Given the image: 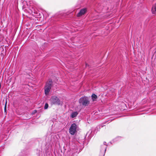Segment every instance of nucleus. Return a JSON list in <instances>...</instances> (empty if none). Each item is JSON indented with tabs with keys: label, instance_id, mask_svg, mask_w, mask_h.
<instances>
[{
	"label": "nucleus",
	"instance_id": "obj_5",
	"mask_svg": "<svg viewBox=\"0 0 156 156\" xmlns=\"http://www.w3.org/2000/svg\"><path fill=\"white\" fill-rule=\"evenodd\" d=\"M87 9L86 8H83L81 9L80 11L77 13V17H80L85 14L87 12Z\"/></svg>",
	"mask_w": 156,
	"mask_h": 156
},
{
	"label": "nucleus",
	"instance_id": "obj_9",
	"mask_svg": "<svg viewBox=\"0 0 156 156\" xmlns=\"http://www.w3.org/2000/svg\"><path fill=\"white\" fill-rule=\"evenodd\" d=\"M48 103H46L45 104L44 106V109H47L48 108Z\"/></svg>",
	"mask_w": 156,
	"mask_h": 156
},
{
	"label": "nucleus",
	"instance_id": "obj_11",
	"mask_svg": "<svg viewBox=\"0 0 156 156\" xmlns=\"http://www.w3.org/2000/svg\"><path fill=\"white\" fill-rule=\"evenodd\" d=\"M76 147V148H75V149H76V151H75V152H78V153H79V152H80V150H79V151H78V149H79L78 148H78L79 147Z\"/></svg>",
	"mask_w": 156,
	"mask_h": 156
},
{
	"label": "nucleus",
	"instance_id": "obj_4",
	"mask_svg": "<svg viewBox=\"0 0 156 156\" xmlns=\"http://www.w3.org/2000/svg\"><path fill=\"white\" fill-rule=\"evenodd\" d=\"M77 125L75 123L72 124L69 128V132L70 134L74 135L76 132Z\"/></svg>",
	"mask_w": 156,
	"mask_h": 156
},
{
	"label": "nucleus",
	"instance_id": "obj_13",
	"mask_svg": "<svg viewBox=\"0 0 156 156\" xmlns=\"http://www.w3.org/2000/svg\"><path fill=\"white\" fill-rule=\"evenodd\" d=\"M104 145H106L107 146V143L106 142H104L103 143Z\"/></svg>",
	"mask_w": 156,
	"mask_h": 156
},
{
	"label": "nucleus",
	"instance_id": "obj_12",
	"mask_svg": "<svg viewBox=\"0 0 156 156\" xmlns=\"http://www.w3.org/2000/svg\"><path fill=\"white\" fill-rule=\"evenodd\" d=\"M6 103H7V102H6L5 104V106L4 110H5H5H6Z\"/></svg>",
	"mask_w": 156,
	"mask_h": 156
},
{
	"label": "nucleus",
	"instance_id": "obj_1",
	"mask_svg": "<svg viewBox=\"0 0 156 156\" xmlns=\"http://www.w3.org/2000/svg\"><path fill=\"white\" fill-rule=\"evenodd\" d=\"M52 81L51 80H49L46 83L44 89L45 94L46 95L48 94L52 87Z\"/></svg>",
	"mask_w": 156,
	"mask_h": 156
},
{
	"label": "nucleus",
	"instance_id": "obj_6",
	"mask_svg": "<svg viewBox=\"0 0 156 156\" xmlns=\"http://www.w3.org/2000/svg\"><path fill=\"white\" fill-rule=\"evenodd\" d=\"M89 140L87 139H83V140H80L79 143L80 144V146H86L88 144Z\"/></svg>",
	"mask_w": 156,
	"mask_h": 156
},
{
	"label": "nucleus",
	"instance_id": "obj_8",
	"mask_svg": "<svg viewBox=\"0 0 156 156\" xmlns=\"http://www.w3.org/2000/svg\"><path fill=\"white\" fill-rule=\"evenodd\" d=\"M92 99L93 101H96L97 98V96L95 94H93L91 96Z\"/></svg>",
	"mask_w": 156,
	"mask_h": 156
},
{
	"label": "nucleus",
	"instance_id": "obj_16",
	"mask_svg": "<svg viewBox=\"0 0 156 156\" xmlns=\"http://www.w3.org/2000/svg\"><path fill=\"white\" fill-rule=\"evenodd\" d=\"M154 11H153V12H152V13H154Z\"/></svg>",
	"mask_w": 156,
	"mask_h": 156
},
{
	"label": "nucleus",
	"instance_id": "obj_17",
	"mask_svg": "<svg viewBox=\"0 0 156 156\" xmlns=\"http://www.w3.org/2000/svg\"><path fill=\"white\" fill-rule=\"evenodd\" d=\"M114 90L113 89V90H112V91L113 92V91H114Z\"/></svg>",
	"mask_w": 156,
	"mask_h": 156
},
{
	"label": "nucleus",
	"instance_id": "obj_14",
	"mask_svg": "<svg viewBox=\"0 0 156 156\" xmlns=\"http://www.w3.org/2000/svg\"><path fill=\"white\" fill-rule=\"evenodd\" d=\"M154 9H155V11L156 12V3L155 4V7Z\"/></svg>",
	"mask_w": 156,
	"mask_h": 156
},
{
	"label": "nucleus",
	"instance_id": "obj_10",
	"mask_svg": "<svg viewBox=\"0 0 156 156\" xmlns=\"http://www.w3.org/2000/svg\"><path fill=\"white\" fill-rule=\"evenodd\" d=\"M106 123L105 122V123H103L102 124H101V125H100V127L102 128V127H104V126H105L106 125H104V124H106Z\"/></svg>",
	"mask_w": 156,
	"mask_h": 156
},
{
	"label": "nucleus",
	"instance_id": "obj_18",
	"mask_svg": "<svg viewBox=\"0 0 156 156\" xmlns=\"http://www.w3.org/2000/svg\"><path fill=\"white\" fill-rule=\"evenodd\" d=\"M109 110H111V111L112 110H111V109H109Z\"/></svg>",
	"mask_w": 156,
	"mask_h": 156
},
{
	"label": "nucleus",
	"instance_id": "obj_15",
	"mask_svg": "<svg viewBox=\"0 0 156 156\" xmlns=\"http://www.w3.org/2000/svg\"><path fill=\"white\" fill-rule=\"evenodd\" d=\"M106 148H105V151H106Z\"/></svg>",
	"mask_w": 156,
	"mask_h": 156
},
{
	"label": "nucleus",
	"instance_id": "obj_7",
	"mask_svg": "<svg viewBox=\"0 0 156 156\" xmlns=\"http://www.w3.org/2000/svg\"><path fill=\"white\" fill-rule=\"evenodd\" d=\"M78 113L79 112H73L71 114V117L72 118H74L77 116Z\"/></svg>",
	"mask_w": 156,
	"mask_h": 156
},
{
	"label": "nucleus",
	"instance_id": "obj_2",
	"mask_svg": "<svg viewBox=\"0 0 156 156\" xmlns=\"http://www.w3.org/2000/svg\"><path fill=\"white\" fill-rule=\"evenodd\" d=\"M79 102L80 104L85 106H87L90 103L88 97L86 96L80 98L79 100Z\"/></svg>",
	"mask_w": 156,
	"mask_h": 156
},
{
	"label": "nucleus",
	"instance_id": "obj_3",
	"mask_svg": "<svg viewBox=\"0 0 156 156\" xmlns=\"http://www.w3.org/2000/svg\"><path fill=\"white\" fill-rule=\"evenodd\" d=\"M50 101L51 104H55L58 105L60 104V100L56 96H52L50 98Z\"/></svg>",
	"mask_w": 156,
	"mask_h": 156
}]
</instances>
